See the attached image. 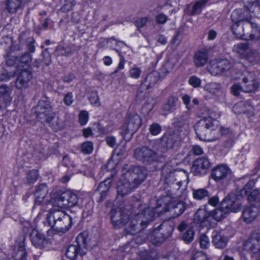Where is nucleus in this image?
<instances>
[{"mask_svg": "<svg viewBox=\"0 0 260 260\" xmlns=\"http://www.w3.org/2000/svg\"><path fill=\"white\" fill-rule=\"evenodd\" d=\"M113 175H111V178H108L106 179L104 181L101 182L98 188V190L99 191H102L103 190L107 192L110 187L111 183L112 182L111 178Z\"/></svg>", "mask_w": 260, "mask_h": 260, "instance_id": "51", "label": "nucleus"}, {"mask_svg": "<svg viewBox=\"0 0 260 260\" xmlns=\"http://www.w3.org/2000/svg\"><path fill=\"white\" fill-rule=\"evenodd\" d=\"M158 206L155 207H147L141 211L136 214V217L140 218L141 222L140 224L142 226V229H145L147 224L151 222L155 216L156 213H158Z\"/></svg>", "mask_w": 260, "mask_h": 260, "instance_id": "15", "label": "nucleus"}, {"mask_svg": "<svg viewBox=\"0 0 260 260\" xmlns=\"http://www.w3.org/2000/svg\"><path fill=\"white\" fill-rule=\"evenodd\" d=\"M228 68V61L225 59L212 60L207 67V71L213 76L225 73Z\"/></svg>", "mask_w": 260, "mask_h": 260, "instance_id": "16", "label": "nucleus"}, {"mask_svg": "<svg viewBox=\"0 0 260 260\" xmlns=\"http://www.w3.org/2000/svg\"><path fill=\"white\" fill-rule=\"evenodd\" d=\"M218 126V121L211 117H205L196 123L194 130L198 137L202 141H212V132L216 130Z\"/></svg>", "mask_w": 260, "mask_h": 260, "instance_id": "2", "label": "nucleus"}, {"mask_svg": "<svg viewBox=\"0 0 260 260\" xmlns=\"http://www.w3.org/2000/svg\"><path fill=\"white\" fill-rule=\"evenodd\" d=\"M178 99L174 96H170L166 100V103L164 104L162 109L166 111L172 112L175 110L176 102Z\"/></svg>", "mask_w": 260, "mask_h": 260, "instance_id": "41", "label": "nucleus"}, {"mask_svg": "<svg viewBox=\"0 0 260 260\" xmlns=\"http://www.w3.org/2000/svg\"><path fill=\"white\" fill-rule=\"evenodd\" d=\"M148 18L147 17H142L138 19L135 22V25L138 29L146 25Z\"/></svg>", "mask_w": 260, "mask_h": 260, "instance_id": "63", "label": "nucleus"}, {"mask_svg": "<svg viewBox=\"0 0 260 260\" xmlns=\"http://www.w3.org/2000/svg\"><path fill=\"white\" fill-rule=\"evenodd\" d=\"M209 49L203 48L197 51L193 56V62L196 67L204 66L208 60Z\"/></svg>", "mask_w": 260, "mask_h": 260, "instance_id": "25", "label": "nucleus"}, {"mask_svg": "<svg viewBox=\"0 0 260 260\" xmlns=\"http://www.w3.org/2000/svg\"><path fill=\"white\" fill-rule=\"evenodd\" d=\"M227 197H225L221 202L219 206L210 211L212 220L214 219L216 221H219L226 218L228 214V202Z\"/></svg>", "mask_w": 260, "mask_h": 260, "instance_id": "21", "label": "nucleus"}, {"mask_svg": "<svg viewBox=\"0 0 260 260\" xmlns=\"http://www.w3.org/2000/svg\"><path fill=\"white\" fill-rule=\"evenodd\" d=\"M134 156L137 160L146 165H151L159 159L157 152L145 146L137 148Z\"/></svg>", "mask_w": 260, "mask_h": 260, "instance_id": "5", "label": "nucleus"}, {"mask_svg": "<svg viewBox=\"0 0 260 260\" xmlns=\"http://www.w3.org/2000/svg\"><path fill=\"white\" fill-rule=\"evenodd\" d=\"M88 99L92 105L100 106V99L97 91H92L89 93Z\"/></svg>", "mask_w": 260, "mask_h": 260, "instance_id": "56", "label": "nucleus"}, {"mask_svg": "<svg viewBox=\"0 0 260 260\" xmlns=\"http://www.w3.org/2000/svg\"><path fill=\"white\" fill-rule=\"evenodd\" d=\"M49 226L58 233H64L72 225V218L63 211L52 210L47 215Z\"/></svg>", "mask_w": 260, "mask_h": 260, "instance_id": "1", "label": "nucleus"}, {"mask_svg": "<svg viewBox=\"0 0 260 260\" xmlns=\"http://www.w3.org/2000/svg\"><path fill=\"white\" fill-rule=\"evenodd\" d=\"M32 78L31 71L29 69L22 70L18 74L15 82V86L17 89H22L27 88Z\"/></svg>", "mask_w": 260, "mask_h": 260, "instance_id": "18", "label": "nucleus"}, {"mask_svg": "<svg viewBox=\"0 0 260 260\" xmlns=\"http://www.w3.org/2000/svg\"><path fill=\"white\" fill-rule=\"evenodd\" d=\"M173 125L175 127L178 129L183 128L187 125L186 119L183 116L175 118L174 119Z\"/></svg>", "mask_w": 260, "mask_h": 260, "instance_id": "48", "label": "nucleus"}, {"mask_svg": "<svg viewBox=\"0 0 260 260\" xmlns=\"http://www.w3.org/2000/svg\"><path fill=\"white\" fill-rule=\"evenodd\" d=\"M48 188L46 184H41L36 187L35 192V205L41 204L48 193Z\"/></svg>", "mask_w": 260, "mask_h": 260, "instance_id": "28", "label": "nucleus"}, {"mask_svg": "<svg viewBox=\"0 0 260 260\" xmlns=\"http://www.w3.org/2000/svg\"><path fill=\"white\" fill-rule=\"evenodd\" d=\"M131 212L128 207L112 209L110 212L112 223L115 229L124 226L129 219Z\"/></svg>", "mask_w": 260, "mask_h": 260, "instance_id": "4", "label": "nucleus"}, {"mask_svg": "<svg viewBox=\"0 0 260 260\" xmlns=\"http://www.w3.org/2000/svg\"><path fill=\"white\" fill-rule=\"evenodd\" d=\"M208 0H200L197 1L193 6L192 9L190 12L191 16L194 15L198 11L201 12V9L205 6Z\"/></svg>", "mask_w": 260, "mask_h": 260, "instance_id": "46", "label": "nucleus"}, {"mask_svg": "<svg viewBox=\"0 0 260 260\" xmlns=\"http://www.w3.org/2000/svg\"><path fill=\"white\" fill-rule=\"evenodd\" d=\"M186 208L185 203L183 201H180L172 204L170 211L173 213V217L175 218L182 214Z\"/></svg>", "mask_w": 260, "mask_h": 260, "instance_id": "32", "label": "nucleus"}, {"mask_svg": "<svg viewBox=\"0 0 260 260\" xmlns=\"http://www.w3.org/2000/svg\"><path fill=\"white\" fill-rule=\"evenodd\" d=\"M200 247L202 249H207L209 245V240L208 237L205 234H202L199 238Z\"/></svg>", "mask_w": 260, "mask_h": 260, "instance_id": "57", "label": "nucleus"}, {"mask_svg": "<svg viewBox=\"0 0 260 260\" xmlns=\"http://www.w3.org/2000/svg\"><path fill=\"white\" fill-rule=\"evenodd\" d=\"M43 56L42 61L46 66H48L51 62V55L48 52V49H46L42 53Z\"/></svg>", "mask_w": 260, "mask_h": 260, "instance_id": "64", "label": "nucleus"}, {"mask_svg": "<svg viewBox=\"0 0 260 260\" xmlns=\"http://www.w3.org/2000/svg\"><path fill=\"white\" fill-rule=\"evenodd\" d=\"M227 174V166L225 165H219L212 169L211 176L214 180L218 181L226 177Z\"/></svg>", "mask_w": 260, "mask_h": 260, "instance_id": "27", "label": "nucleus"}, {"mask_svg": "<svg viewBox=\"0 0 260 260\" xmlns=\"http://www.w3.org/2000/svg\"><path fill=\"white\" fill-rule=\"evenodd\" d=\"M189 84L194 88H198L200 86L201 80L200 78L195 76H191L188 80Z\"/></svg>", "mask_w": 260, "mask_h": 260, "instance_id": "60", "label": "nucleus"}, {"mask_svg": "<svg viewBox=\"0 0 260 260\" xmlns=\"http://www.w3.org/2000/svg\"><path fill=\"white\" fill-rule=\"evenodd\" d=\"M149 130L151 135L156 136L160 133L161 127L158 123H153L150 125Z\"/></svg>", "mask_w": 260, "mask_h": 260, "instance_id": "58", "label": "nucleus"}, {"mask_svg": "<svg viewBox=\"0 0 260 260\" xmlns=\"http://www.w3.org/2000/svg\"><path fill=\"white\" fill-rule=\"evenodd\" d=\"M181 174V171L176 170H172L168 166H165L161 170V179L166 184H172L174 188L178 189L182 182L179 178Z\"/></svg>", "mask_w": 260, "mask_h": 260, "instance_id": "8", "label": "nucleus"}, {"mask_svg": "<svg viewBox=\"0 0 260 260\" xmlns=\"http://www.w3.org/2000/svg\"><path fill=\"white\" fill-rule=\"evenodd\" d=\"M22 241L19 244L18 247H15L13 253V257L15 260H25L27 253L24 248V241L25 238L22 237Z\"/></svg>", "mask_w": 260, "mask_h": 260, "instance_id": "30", "label": "nucleus"}, {"mask_svg": "<svg viewBox=\"0 0 260 260\" xmlns=\"http://www.w3.org/2000/svg\"><path fill=\"white\" fill-rule=\"evenodd\" d=\"M259 212V208L252 205L245 207L242 213L244 221L248 223L251 222L258 216Z\"/></svg>", "mask_w": 260, "mask_h": 260, "instance_id": "24", "label": "nucleus"}, {"mask_svg": "<svg viewBox=\"0 0 260 260\" xmlns=\"http://www.w3.org/2000/svg\"><path fill=\"white\" fill-rule=\"evenodd\" d=\"M88 115L86 111H82L79 115V121L81 125H85L88 120Z\"/></svg>", "mask_w": 260, "mask_h": 260, "instance_id": "62", "label": "nucleus"}, {"mask_svg": "<svg viewBox=\"0 0 260 260\" xmlns=\"http://www.w3.org/2000/svg\"><path fill=\"white\" fill-rule=\"evenodd\" d=\"M141 119L139 115L136 114H129L127 122L122 126L121 134L126 135L129 133L133 134L140 127Z\"/></svg>", "mask_w": 260, "mask_h": 260, "instance_id": "14", "label": "nucleus"}, {"mask_svg": "<svg viewBox=\"0 0 260 260\" xmlns=\"http://www.w3.org/2000/svg\"><path fill=\"white\" fill-rule=\"evenodd\" d=\"M204 208H199L193 215V222L202 227L209 228L212 226V217L210 211L207 210V205Z\"/></svg>", "mask_w": 260, "mask_h": 260, "instance_id": "11", "label": "nucleus"}, {"mask_svg": "<svg viewBox=\"0 0 260 260\" xmlns=\"http://www.w3.org/2000/svg\"><path fill=\"white\" fill-rule=\"evenodd\" d=\"M204 89L209 93L215 95H217L223 92L222 85L216 82H210L206 84Z\"/></svg>", "mask_w": 260, "mask_h": 260, "instance_id": "31", "label": "nucleus"}, {"mask_svg": "<svg viewBox=\"0 0 260 260\" xmlns=\"http://www.w3.org/2000/svg\"><path fill=\"white\" fill-rule=\"evenodd\" d=\"M149 88L142 82L137 91V97L140 100H143L147 95V90Z\"/></svg>", "mask_w": 260, "mask_h": 260, "instance_id": "47", "label": "nucleus"}, {"mask_svg": "<svg viewBox=\"0 0 260 260\" xmlns=\"http://www.w3.org/2000/svg\"><path fill=\"white\" fill-rule=\"evenodd\" d=\"M93 149V143L91 142H85L81 145V151L84 154H90L92 152Z\"/></svg>", "mask_w": 260, "mask_h": 260, "instance_id": "54", "label": "nucleus"}, {"mask_svg": "<svg viewBox=\"0 0 260 260\" xmlns=\"http://www.w3.org/2000/svg\"><path fill=\"white\" fill-rule=\"evenodd\" d=\"M194 232L191 228L188 229L182 235V240L186 243L191 242L193 239Z\"/></svg>", "mask_w": 260, "mask_h": 260, "instance_id": "55", "label": "nucleus"}, {"mask_svg": "<svg viewBox=\"0 0 260 260\" xmlns=\"http://www.w3.org/2000/svg\"><path fill=\"white\" fill-rule=\"evenodd\" d=\"M14 74L12 72H8L3 67H0V81H7L13 78Z\"/></svg>", "mask_w": 260, "mask_h": 260, "instance_id": "49", "label": "nucleus"}, {"mask_svg": "<svg viewBox=\"0 0 260 260\" xmlns=\"http://www.w3.org/2000/svg\"><path fill=\"white\" fill-rule=\"evenodd\" d=\"M249 47L248 43H241L234 46L233 50L240 55L241 58H244L247 53Z\"/></svg>", "mask_w": 260, "mask_h": 260, "instance_id": "38", "label": "nucleus"}, {"mask_svg": "<svg viewBox=\"0 0 260 260\" xmlns=\"http://www.w3.org/2000/svg\"><path fill=\"white\" fill-rule=\"evenodd\" d=\"M78 201L77 196L70 190L57 194L52 199L53 205L60 208L74 207L77 204Z\"/></svg>", "mask_w": 260, "mask_h": 260, "instance_id": "7", "label": "nucleus"}, {"mask_svg": "<svg viewBox=\"0 0 260 260\" xmlns=\"http://www.w3.org/2000/svg\"><path fill=\"white\" fill-rule=\"evenodd\" d=\"M245 8L250 11L253 12L255 8L259 9V3L258 0H242Z\"/></svg>", "mask_w": 260, "mask_h": 260, "instance_id": "43", "label": "nucleus"}, {"mask_svg": "<svg viewBox=\"0 0 260 260\" xmlns=\"http://www.w3.org/2000/svg\"><path fill=\"white\" fill-rule=\"evenodd\" d=\"M75 0H65L64 4L61 8L63 12H68L71 10L75 6Z\"/></svg>", "mask_w": 260, "mask_h": 260, "instance_id": "59", "label": "nucleus"}, {"mask_svg": "<svg viewBox=\"0 0 260 260\" xmlns=\"http://www.w3.org/2000/svg\"><path fill=\"white\" fill-rule=\"evenodd\" d=\"M210 166V163L207 157H200L194 160L191 171L194 175L204 174Z\"/></svg>", "mask_w": 260, "mask_h": 260, "instance_id": "17", "label": "nucleus"}, {"mask_svg": "<svg viewBox=\"0 0 260 260\" xmlns=\"http://www.w3.org/2000/svg\"><path fill=\"white\" fill-rule=\"evenodd\" d=\"M122 175L136 188L141 184L146 178V172L142 167L132 166L124 164L122 167Z\"/></svg>", "mask_w": 260, "mask_h": 260, "instance_id": "3", "label": "nucleus"}, {"mask_svg": "<svg viewBox=\"0 0 260 260\" xmlns=\"http://www.w3.org/2000/svg\"><path fill=\"white\" fill-rule=\"evenodd\" d=\"M160 78V75L157 71H153L147 75L142 82L149 88L152 87Z\"/></svg>", "mask_w": 260, "mask_h": 260, "instance_id": "34", "label": "nucleus"}, {"mask_svg": "<svg viewBox=\"0 0 260 260\" xmlns=\"http://www.w3.org/2000/svg\"><path fill=\"white\" fill-rule=\"evenodd\" d=\"M49 119V120H45V121L49 125L53 131H59L63 128V121L58 117H55L54 114L52 117H50Z\"/></svg>", "mask_w": 260, "mask_h": 260, "instance_id": "36", "label": "nucleus"}, {"mask_svg": "<svg viewBox=\"0 0 260 260\" xmlns=\"http://www.w3.org/2000/svg\"><path fill=\"white\" fill-rule=\"evenodd\" d=\"M24 42L26 43L28 51L30 53H34L35 51V40L32 38H28L24 40Z\"/></svg>", "mask_w": 260, "mask_h": 260, "instance_id": "61", "label": "nucleus"}, {"mask_svg": "<svg viewBox=\"0 0 260 260\" xmlns=\"http://www.w3.org/2000/svg\"><path fill=\"white\" fill-rule=\"evenodd\" d=\"M30 238L32 245L40 249L44 248L47 244L45 235L36 229H34L31 231L30 234Z\"/></svg>", "mask_w": 260, "mask_h": 260, "instance_id": "23", "label": "nucleus"}, {"mask_svg": "<svg viewBox=\"0 0 260 260\" xmlns=\"http://www.w3.org/2000/svg\"><path fill=\"white\" fill-rule=\"evenodd\" d=\"M231 30L236 38L243 40H248V39L245 38V35L244 33L243 27L240 26L238 22H235L232 25Z\"/></svg>", "mask_w": 260, "mask_h": 260, "instance_id": "40", "label": "nucleus"}, {"mask_svg": "<svg viewBox=\"0 0 260 260\" xmlns=\"http://www.w3.org/2000/svg\"><path fill=\"white\" fill-rule=\"evenodd\" d=\"M128 220V221H127L126 223L128 226L126 229L128 234L135 235L144 229H142V226L140 224L141 220L140 218H136V215L131 217V218L129 217Z\"/></svg>", "mask_w": 260, "mask_h": 260, "instance_id": "26", "label": "nucleus"}, {"mask_svg": "<svg viewBox=\"0 0 260 260\" xmlns=\"http://www.w3.org/2000/svg\"><path fill=\"white\" fill-rule=\"evenodd\" d=\"M57 56H68L73 53V50L69 48H66L61 45L57 46L55 51Z\"/></svg>", "mask_w": 260, "mask_h": 260, "instance_id": "44", "label": "nucleus"}, {"mask_svg": "<svg viewBox=\"0 0 260 260\" xmlns=\"http://www.w3.org/2000/svg\"><path fill=\"white\" fill-rule=\"evenodd\" d=\"M255 184L254 180H250L240 190V194L242 198L247 196L251 205L260 208V188L253 189Z\"/></svg>", "mask_w": 260, "mask_h": 260, "instance_id": "6", "label": "nucleus"}, {"mask_svg": "<svg viewBox=\"0 0 260 260\" xmlns=\"http://www.w3.org/2000/svg\"><path fill=\"white\" fill-rule=\"evenodd\" d=\"M181 140V137L178 132H170L165 134L161 139L162 145L167 148H173L174 145Z\"/></svg>", "mask_w": 260, "mask_h": 260, "instance_id": "22", "label": "nucleus"}, {"mask_svg": "<svg viewBox=\"0 0 260 260\" xmlns=\"http://www.w3.org/2000/svg\"><path fill=\"white\" fill-rule=\"evenodd\" d=\"M243 75L242 82L244 84L243 91L245 92L255 91L259 85L256 75L249 71L244 72Z\"/></svg>", "mask_w": 260, "mask_h": 260, "instance_id": "12", "label": "nucleus"}, {"mask_svg": "<svg viewBox=\"0 0 260 260\" xmlns=\"http://www.w3.org/2000/svg\"><path fill=\"white\" fill-rule=\"evenodd\" d=\"M192 195L193 198L197 200H202L206 197L210 196L209 191L204 188L197 189H193L192 190Z\"/></svg>", "mask_w": 260, "mask_h": 260, "instance_id": "42", "label": "nucleus"}, {"mask_svg": "<svg viewBox=\"0 0 260 260\" xmlns=\"http://www.w3.org/2000/svg\"><path fill=\"white\" fill-rule=\"evenodd\" d=\"M231 18L232 21H235V22H238V23H240V22H241L243 19L242 10L236 9L234 10L231 15Z\"/></svg>", "mask_w": 260, "mask_h": 260, "instance_id": "53", "label": "nucleus"}, {"mask_svg": "<svg viewBox=\"0 0 260 260\" xmlns=\"http://www.w3.org/2000/svg\"><path fill=\"white\" fill-rule=\"evenodd\" d=\"M244 248L249 252L253 257L260 255V231L253 232L244 244Z\"/></svg>", "mask_w": 260, "mask_h": 260, "instance_id": "9", "label": "nucleus"}, {"mask_svg": "<svg viewBox=\"0 0 260 260\" xmlns=\"http://www.w3.org/2000/svg\"><path fill=\"white\" fill-rule=\"evenodd\" d=\"M76 245H70L66 251V256L71 259H75L78 254L83 255L85 253L81 247L86 248V237L83 234H80L76 238Z\"/></svg>", "mask_w": 260, "mask_h": 260, "instance_id": "10", "label": "nucleus"}, {"mask_svg": "<svg viewBox=\"0 0 260 260\" xmlns=\"http://www.w3.org/2000/svg\"><path fill=\"white\" fill-rule=\"evenodd\" d=\"M245 22L250 24L252 28V32L249 36L248 40L260 41V25L252 20V19H246Z\"/></svg>", "mask_w": 260, "mask_h": 260, "instance_id": "29", "label": "nucleus"}, {"mask_svg": "<svg viewBox=\"0 0 260 260\" xmlns=\"http://www.w3.org/2000/svg\"><path fill=\"white\" fill-rule=\"evenodd\" d=\"M39 176L37 170H32L30 171L27 174L26 181L28 184L34 183L38 179Z\"/></svg>", "mask_w": 260, "mask_h": 260, "instance_id": "52", "label": "nucleus"}, {"mask_svg": "<svg viewBox=\"0 0 260 260\" xmlns=\"http://www.w3.org/2000/svg\"><path fill=\"white\" fill-rule=\"evenodd\" d=\"M11 93L12 90L10 87L4 84L1 85L0 86V100H1V103H9L12 100Z\"/></svg>", "mask_w": 260, "mask_h": 260, "instance_id": "33", "label": "nucleus"}, {"mask_svg": "<svg viewBox=\"0 0 260 260\" xmlns=\"http://www.w3.org/2000/svg\"><path fill=\"white\" fill-rule=\"evenodd\" d=\"M24 35L21 34L19 36L18 38L19 40V44H15L12 45V44H10L11 47V51L12 52H14L15 51H22L23 49V47L21 45V44H23L24 43Z\"/></svg>", "mask_w": 260, "mask_h": 260, "instance_id": "50", "label": "nucleus"}, {"mask_svg": "<svg viewBox=\"0 0 260 260\" xmlns=\"http://www.w3.org/2000/svg\"><path fill=\"white\" fill-rule=\"evenodd\" d=\"M212 242L216 248L221 249L226 246L227 238L220 234H215L213 236Z\"/></svg>", "mask_w": 260, "mask_h": 260, "instance_id": "39", "label": "nucleus"}, {"mask_svg": "<svg viewBox=\"0 0 260 260\" xmlns=\"http://www.w3.org/2000/svg\"><path fill=\"white\" fill-rule=\"evenodd\" d=\"M244 58L252 65L257 64L260 61V53L257 50H251L247 52Z\"/></svg>", "mask_w": 260, "mask_h": 260, "instance_id": "37", "label": "nucleus"}, {"mask_svg": "<svg viewBox=\"0 0 260 260\" xmlns=\"http://www.w3.org/2000/svg\"><path fill=\"white\" fill-rule=\"evenodd\" d=\"M242 204L237 200L232 201L229 199V212L230 211L233 212H238L241 209Z\"/></svg>", "mask_w": 260, "mask_h": 260, "instance_id": "45", "label": "nucleus"}, {"mask_svg": "<svg viewBox=\"0 0 260 260\" xmlns=\"http://www.w3.org/2000/svg\"><path fill=\"white\" fill-rule=\"evenodd\" d=\"M122 174L120 180L117 185V191L119 196L123 197L134 191L136 187Z\"/></svg>", "mask_w": 260, "mask_h": 260, "instance_id": "20", "label": "nucleus"}, {"mask_svg": "<svg viewBox=\"0 0 260 260\" xmlns=\"http://www.w3.org/2000/svg\"><path fill=\"white\" fill-rule=\"evenodd\" d=\"M22 0H7L5 2L6 10L10 13H15L21 6Z\"/></svg>", "mask_w": 260, "mask_h": 260, "instance_id": "35", "label": "nucleus"}, {"mask_svg": "<svg viewBox=\"0 0 260 260\" xmlns=\"http://www.w3.org/2000/svg\"><path fill=\"white\" fill-rule=\"evenodd\" d=\"M36 113L40 119L49 120L48 118L54 115L50 102L47 100L39 101L36 107Z\"/></svg>", "mask_w": 260, "mask_h": 260, "instance_id": "13", "label": "nucleus"}, {"mask_svg": "<svg viewBox=\"0 0 260 260\" xmlns=\"http://www.w3.org/2000/svg\"><path fill=\"white\" fill-rule=\"evenodd\" d=\"M173 231V228L168 222H163L155 230L156 238L158 240L156 243H162L166 239L170 236Z\"/></svg>", "mask_w": 260, "mask_h": 260, "instance_id": "19", "label": "nucleus"}]
</instances>
